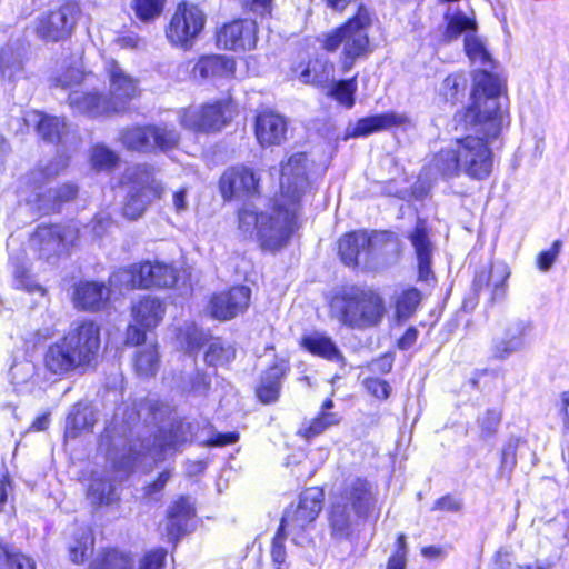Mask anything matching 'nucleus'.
Listing matches in <instances>:
<instances>
[{"label": "nucleus", "mask_w": 569, "mask_h": 569, "mask_svg": "<svg viewBox=\"0 0 569 569\" xmlns=\"http://www.w3.org/2000/svg\"><path fill=\"white\" fill-rule=\"evenodd\" d=\"M446 21L445 39L451 41L466 33V54L480 67L473 74L471 104L466 109V119L478 123L488 136L496 137L509 124L505 81L490 72L495 67L493 60L485 42L475 34L476 21L462 12L447 14Z\"/></svg>", "instance_id": "1"}, {"label": "nucleus", "mask_w": 569, "mask_h": 569, "mask_svg": "<svg viewBox=\"0 0 569 569\" xmlns=\"http://www.w3.org/2000/svg\"><path fill=\"white\" fill-rule=\"evenodd\" d=\"M307 156L292 154L281 167L280 192L273 206L258 212L243 206L238 212V228L243 236L256 234L263 249L276 251L292 236L301 210V199L309 187Z\"/></svg>", "instance_id": "2"}, {"label": "nucleus", "mask_w": 569, "mask_h": 569, "mask_svg": "<svg viewBox=\"0 0 569 569\" xmlns=\"http://www.w3.org/2000/svg\"><path fill=\"white\" fill-rule=\"evenodd\" d=\"M99 348V327L92 321H82L48 346L43 366L56 376L84 371L96 360Z\"/></svg>", "instance_id": "3"}, {"label": "nucleus", "mask_w": 569, "mask_h": 569, "mask_svg": "<svg viewBox=\"0 0 569 569\" xmlns=\"http://www.w3.org/2000/svg\"><path fill=\"white\" fill-rule=\"evenodd\" d=\"M385 315L382 297L369 288H343L330 301L331 318L350 329L366 330L377 327Z\"/></svg>", "instance_id": "4"}, {"label": "nucleus", "mask_w": 569, "mask_h": 569, "mask_svg": "<svg viewBox=\"0 0 569 569\" xmlns=\"http://www.w3.org/2000/svg\"><path fill=\"white\" fill-rule=\"evenodd\" d=\"M372 505L371 485L361 478L350 480L331 502L328 517L331 536L338 540L348 539L357 520L365 518Z\"/></svg>", "instance_id": "5"}, {"label": "nucleus", "mask_w": 569, "mask_h": 569, "mask_svg": "<svg viewBox=\"0 0 569 569\" xmlns=\"http://www.w3.org/2000/svg\"><path fill=\"white\" fill-rule=\"evenodd\" d=\"M141 413L133 408L130 411L127 408H119L112 422L106 428V433L101 437L100 446L107 451L108 459L119 470L130 471L136 465L138 458L142 456V450H136L131 443L127 431L131 430Z\"/></svg>", "instance_id": "6"}, {"label": "nucleus", "mask_w": 569, "mask_h": 569, "mask_svg": "<svg viewBox=\"0 0 569 569\" xmlns=\"http://www.w3.org/2000/svg\"><path fill=\"white\" fill-rule=\"evenodd\" d=\"M369 12L360 8L356 16L341 27L322 36L321 42L326 50L336 51L342 48L343 63L351 67L356 59L367 56L370 51L368 28Z\"/></svg>", "instance_id": "7"}, {"label": "nucleus", "mask_w": 569, "mask_h": 569, "mask_svg": "<svg viewBox=\"0 0 569 569\" xmlns=\"http://www.w3.org/2000/svg\"><path fill=\"white\" fill-rule=\"evenodd\" d=\"M323 500V490L311 487L301 492L297 505H291L284 511L279 528L291 536L295 545L307 546L312 542L310 532L322 510Z\"/></svg>", "instance_id": "8"}, {"label": "nucleus", "mask_w": 569, "mask_h": 569, "mask_svg": "<svg viewBox=\"0 0 569 569\" xmlns=\"http://www.w3.org/2000/svg\"><path fill=\"white\" fill-rule=\"evenodd\" d=\"M121 182L128 189L123 214L132 220L141 217L149 204L164 192V187L154 177V168L147 164L127 168Z\"/></svg>", "instance_id": "9"}, {"label": "nucleus", "mask_w": 569, "mask_h": 569, "mask_svg": "<svg viewBox=\"0 0 569 569\" xmlns=\"http://www.w3.org/2000/svg\"><path fill=\"white\" fill-rule=\"evenodd\" d=\"M463 118H466V113ZM465 121L477 127V130L485 134L486 139L470 134L456 140L462 173L475 180H485L491 174L493 167V154L487 140L495 139V137L485 133L478 123L467 121V119ZM499 134L500 132L496 138Z\"/></svg>", "instance_id": "10"}, {"label": "nucleus", "mask_w": 569, "mask_h": 569, "mask_svg": "<svg viewBox=\"0 0 569 569\" xmlns=\"http://www.w3.org/2000/svg\"><path fill=\"white\" fill-rule=\"evenodd\" d=\"M232 107L227 101L191 106L179 111L180 124L190 131L211 133L220 131L232 118Z\"/></svg>", "instance_id": "11"}, {"label": "nucleus", "mask_w": 569, "mask_h": 569, "mask_svg": "<svg viewBox=\"0 0 569 569\" xmlns=\"http://www.w3.org/2000/svg\"><path fill=\"white\" fill-rule=\"evenodd\" d=\"M104 73L109 83L107 99L114 113L122 112L131 100L140 96V81L127 72L114 59L104 61Z\"/></svg>", "instance_id": "12"}, {"label": "nucleus", "mask_w": 569, "mask_h": 569, "mask_svg": "<svg viewBox=\"0 0 569 569\" xmlns=\"http://www.w3.org/2000/svg\"><path fill=\"white\" fill-rule=\"evenodd\" d=\"M204 12L193 3H180L167 28V38L176 46L188 48L202 31Z\"/></svg>", "instance_id": "13"}, {"label": "nucleus", "mask_w": 569, "mask_h": 569, "mask_svg": "<svg viewBox=\"0 0 569 569\" xmlns=\"http://www.w3.org/2000/svg\"><path fill=\"white\" fill-rule=\"evenodd\" d=\"M77 237L78 231L71 226H39L29 240V247L49 260L72 246Z\"/></svg>", "instance_id": "14"}, {"label": "nucleus", "mask_w": 569, "mask_h": 569, "mask_svg": "<svg viewBox=\"0 0 569 569\" xmlns=\"http://www.w3.org/2000/svg\"><path fill=\"white\" fill-rule=\"evenodd\" d=\"M193 427L191 423L172 419L168 425L160 427L154 437L152 447H146V457L150 456L154 460H163L167 456L173 455L181 446L191 441ZM144 449V446L141 445Z\"/></svg>", "instance_id": "15"}, {"label": "nucleus", "mask_w": 569, "mask_h": 569, "mask_svg": "<svg viewBox=\"0 0 569 569\" xmlns=\"http://www.w3.org/2000/svg\"><path fill=\"white\" fill-rule=\"evenodd\" d=\"M382 242H392L389 232L356 231L343 236L339 240V254L346 266H357L361 260L367 261L369 253Z\"/></svg>", "instance_id": "16"}, {"label": "nucleus", "mask_w": 569, "mask_h": 569, "mask_svg": "<svg viewBox=\"0 0 569 569\" xmlns=\"http://www.w3.org/2000/svg\"><path fill=\"white\" fill-rule=\"evenodd\" d=\"M259 177L248 167L239 166L227 169L219 181V189L224 200L246 199L259 192Z\"/></svg>", "instance_id": "17"}, {"label": "nucleus", "mask_w": 569, "mask_h": 569, "mask_svg": "<svg viewBox=\"0 0 569 569\" xmlns=\"http://www.w3.org/2000/svg\"><path fill=\"white\" fill-rule=\"evenodd\" d=\"M257 24L252 20H236L224 24L217 33V43L224 50L243 52L256 48Z\"/></svg>", "instance_id": "18"}, {"label": "nucleus", "mask_w": 569, "mask_h": 569, "mask_svg": "<svg viewBox=\"0 0 569 569\" xmlns=\"http://www.w3.org/2000/svg\"><path fill=\"white\" fill-rule=\"evenodd\" d=\"M77 16V6L72 3L63 4L40 20L37 27V33L46 40H61L68 37L73 30Z\"/></svg>", "instance_id": "19"}, {"label": "nucleus", "mask_w": 569, "mask_h": 569, "mask_svg": "<svg viewBox=\"0 0 569 569\" xmlns=\"http://www.w3.org/2000/svg\"><path fill=\"white\" fill-rule=\"evenodd\" d=\"M251 290L247 286L232 287L214 295L210 301L211 313L219 320H230L244 312L250 303Z\"/></svg>", "instance_id": "20"}, {"label": "nucleus", "mask_w": 569, "mask_h": 569, "mask_svg": "<svg viewBox=\"0 0 569 569\" xmlns=\"http://www.w3.org/2000/svg\"><path fill=\"white\" fill-rule=\"evenodd\" d=\"M410 126L411 120L407 114L389 111L359 119L352 127L348 128L347 137H367L371 133L395 127L407 128Z\"/></svg>", "instance_id": "21"}, {"label": "nucleus", "mask_w": 569, "mask_h": 569, "mask_svg": "<svg viewBox=\"0 0 569 569\" xmlns=\"http://www.w3.org/2000/svg\"><path fill=\"white\" fill-rule=\"evenodd\" d=\"M289 369L287 360L274 359L267 370L263 371L256 389V395L262 403H273L279 399L281 382L289 372Z\"/></svg>", "instance_id": "22"}, {"label": "nucleus", "mask_w": 569, "mask_h": 569, "mask_svg": "<svg viewBox=\"0 0 569 569\" xmlns=\"http://www.w3.org/2000/svg\"><path fill=\"white\" fill-rule=\"evenodd\" d=\"M236 71V61L233 58L212 54L201 57L191 69V77L196 81L208 79L228 78Z\"/></svg>", "instance_id": "23"}, {"label": "nucleus", "mask_w": 569, "mask_h": 569, "mask_svg": "<svg viewBox=\"0 0 569 569\" xmlns=\"http://www.w3.org/2000/svg\"><path fill=\"white\" fill-rule=\"evenodd\" d=\"M409 240L415 249L418 260L419 279L428 280L431 274V263L435 246L429 237L425 221L419 220L415 229L409 233Z\"/></svg>", "instance_id": "24"}, {"label": "nucleus", "mask_w": 569, "mask_h": 569, "mask_svg": "<svg viewBox=\"0 0 569 569\" xmlns=\"http://www.w3.org/2000/svg\"><path fill=\"white\" fill-rule=\"evenodd\" d=\"M287 132L284 118L273 111L261 112L256 121V136L261 146L280 144Z\"/></svg>", "instance_id": "25"}, {"label": "nucleus", "mask_w": 569, "mask_h": 569, "mask_svg": "<svg viewBox=\"0 0 569 569\" xmlns=\"http://www.w3.org/2000/svg\"><path fill=\"white\" fill-rule=\"evenodd\" d=\"M70 108L92 117L114 113L107 97L96 91L74 90L68 97Z\"/></svg>", "instance_id": "26"}, {"label": "nucleus", "mask_w": 569, "mask_h": 569, "mask_svg": "<svg viewBox=\"0 0 569 569\" xmlns=\"http://www.w3.org/2000/svg\"><path fill=\"white\" fill-rule=\"evenodd\" d=\"M529 331V325L517 320L507 326L501 337L493 339L492 356L497 359H506L511 353L520 350L525 345V337Z\"/></svg>", "instance_id": "27"}, {"label": "nucleus", "mask_w": 569, "mask_h": 569, "mask_svg": "<svg viewBox=\"0 0 569 569\" xmlns=\"http://www.w3.org/2000/svg\"><path fill=\"white\" fill-rule=\"evenodd\" d=\"M510 277V270L503 262L492 263L488 270H483L475 278V287L481 290L485 287L491 288V300L500 301L507 292V280Z\"/></svg>", "instance_id": "28"}, {"label": "nucleus", "mask_w": 569, "mask_h": 569, "mask_svg": "<svg viewBox=\"0 0 569 569\" xmlns=\"http://www.w3.org/2000/svg\"><path fill=\"white\" fill-rule=\"evenodd\" d=\"M194 507L188 498L181 497L170 507L166 531L170 541H177L178 538L189 530V522L194 517Z\"/></svg>", "instance_id": "29"}, {"label": "nucleus", "mask_w": 569, "mask_h": 569, "mask_svg": "<svg viewBox=\"0 0 569 569\" xmlns=\"http://www.w3.org/2000/svg\"><path fill=\"white\" fill-rule=\"evenodd\" d=\"M178 281L177 270L163 262H144L140 264V283L142 288H171Z\"/></svg>", "instance_id": "30"}, {"label": "nucleus", "mask_w": 569, "mask_h": 569, "mask_svg": "<svg viewBox=\"0 0 569 569\" xmlns=\"http://www.w3.org/2000/svg\"><path fill=\"white\" fill-rule=\"evenodd\" d=\"M110 290L102 283L94 281L80 282L73 292V302L83 310H99L104 307Z\"/></svg>", "instance_id": "31"}, {"label": "nucleus", "mask_w": 569, "mask_h": 569, "mask_svg": "<svg viewBox=\"0 0 569 569\" xmlns=\"http://www.w3.org/2000/svg\"><path fill=\"white\" fill-rule=\"evenodd\" d=\"M164 311V303L151 296L143 297L131 308L134 322L146 329L157 327L161 322Z\"/></svg>", "instance_id": "32"}, {"label": "nucleus", "mask_w": 569, "mask_h": 569, "mask_svg": "<svg viewBox=\"0 0 569 569\" xmlns=\"http://www.w3.org/2000/svg\"><path fill=\"white\" fill-rule=\"evenodd\" d=\"M37 131L47 142L66 144L69 141L70 129L63 118L38 114Z\"/></svg>", "instance_id": "33"}, {"label": "nucleus", "mask_w": 569, "mask_h": 569, "mask_svg": "<svg viewBox=\"0 0 569 569\" xmlns=\"http://www.w3.org/2000/svg\"><path fill=\"white\" fill-rule=\"evenodd\" d=\"M429 170L443 178H453L462 173L457 144L437 152L429 162Z\"/></svg>", "instance_id": "34"}, {"label": "nucleus", "mask_w": 569, "mask_h": 569, "mask_svg": "<svg viewBox=\"0 0 569 569\" xmlns=\"http://www.w3.org/2000/svg\"><path fill=\"white\" fill-rule=\"evenodd\" d=\"M160 367V356L157 343L141 345L133 357V368L136 373L141 378L153 377Z\"/></svg>", "instance_id": "35"}, {"label": "nucleus", "mask_w": 569, "mask_h": 569, "mask_svg": "<svg viewBox=\"0 0 569 569\" xmlns=\"http://www.w3.org/2000/svg\"><path fill=\"white\" fill-rule=\"evenodd\" d=\"M301 343L312 355L322 357L330 361L342 360V356L335 342L323 333L313 332L305 336Z\"/></svg>", "instance_id": "36"}, {"label": "nucleus", "mask_w": 569, "mask_h": 569, "mask_svg": "<svg viewBox=\"0 0 569 569\" xmlns=\"http://www.w3.org/2000/svg\"><path fill=\"white\" fill-rule=\"evenodd\" d=\"M92 74L82 70L81 57L77 56L69 64H63L52 79L56 86L69 88L74 84L90 83Z\"/></svg>", "instance_id": "37"}, {"label": "nucleus", "mask_w": 569, "mask_h": 569, "mask_svg": "<svg viewBox=\"0 0 569 569\" xmlns=\"http://www.w3.org/2000/svg\"><path fill=\"white\" fill-rule=\"evenodd\" d=\"M94 422L93 410L87 405L78 403L67 417L66 436L76 438L81 431L90 429Z\"/></svg>", "instance_id": "38"}, {"label": "nucleus", "mask_w": 569, "mask_h": 569, "mask_svg": "<svg viewBox=\"0 0 569 569\" xmlns=\"http://www.w3.org/2000/svg\"><path fill=\"white\" fill-rule=\"evenodd\" d=\"M151 126V150L168 151L178 146L180 134L172 124L159 123Z\"/></svg>", "instance_id": "39"}, {"label": "nucleus", "mask_w": 569, "mask_h": 569, "mask_svg": "<svg viewBox=\"0 0 569 569\" xmlns=\"http://www.w3.org/2000/svg\"><path fill=\"white\" fill-rule=\"evenodd\" d=\"M303 83L326 84L333 80V66L327 60L316 59L300 73Z\"/></svg>", "instance_id": "40"}, {"label": "nucleus", "mask_w": 569, "mask_h": 569, "mask_svg": "<svg viewBox=\"0 0 569 569\" xmlns=\"http://www.w3.org/2000/svg\"><path fill=\"white\" fill-rule=\"evenodd\" d=\"M123 146L130 150L151 152V126L132 127L121 132Z\"/></svg>", "instance_id": "41"}, {"label": "nucleus", "mask_w": 569, "mask_h": 569, "mask_svg": "<svg viewBox=\"0 0 569 569\" xmlns=\"http://www.w3.org/2000/svg\"><path fill=\"white\" fill-rule=\"evenodd\" d=\"M120 157L104 144L97 143L91 147L89 162L93 170L110 172L119 164Z\"/></svg>", "instance_id": "42"}, {"label": "nucleus", "mask_w": 569, "mask_h": 569, "mask_svg": "<svg viewBox=\"0 0 569 569\" xmlns=\"http://www.w3.org/2000/svg\"><path fill=\"white\" fill-rule=\"evenodd\" d=\"M89 569H132V559L124 552L110 549L97 556Z\"/></svg>", "instance_id": "43"}, {"label": "nucleus", "mask_w": 569, "mask_h": 569, "mask_svg": "<svg viewBox=\"0 0 569 569\" xmlns=\"http://www.w3.org/2000/svg\"><path fill=\"white\" fill-rule=\"evenodd\" d=\"M236 358V349L232 345L221 340H213L204 355V360L213 367H222L230 363Z\"/></svg>", "instance_id": "44"}, {"label": "nucleus", "mask_w": 569, "mask_h": 569, "mask_svg": "<svg viewBox=\"0 0 569 569\" xmlns=\"http://www.w3.org/2000/svg\"><path fill=\"white\" fill-rule=\"evenodd\" d=\"M87 496L94 506L109 505L114 500V489L109 481L93 477Z\"/></svg>", "instance_id": "45"}, {"label": "nucleus", "mask_w": 569, "mask_h": 569, "mask_svg": "<svg viewBox=\"0 0 569 569\" xmlns=\"http://www.w3.org/2000/svg\"><path fill=\"white\" fill-rule=\"evenodd\" d=\"M421 293L416 288L403 290L396 299V316L399 320L408 319L417 309Z\"/></svg>", "instance_id": "46"}, {"label": "nucleus", "mask_w": 569, "mask_h": 569, "mask_svg": "<svg viewBox=\"0 0 569 569\" xmlns=\"http://www.w3.org/2000/svg\"><path fill=\"white\" fill-rule=\"evenodd\" d=\"M22 69L21 54L11 47L0 50V74L3 78L13 80Z\"/></svg>", "instance_id": "47"}, {"label": "nucleus", "mask_w": 569, "mask_h": 569, "mask_svg": "<svg viewBox=\"0 0 569 569\" xmlns=\"http://www.w3.org/2000/svg\"><path fill=\"white\" fill-rule=\"evenodd\" d=\"M0 569H36V563L30 557L0 543Z\"/></svg>", "instance_id": "48"}, {"label": "nucleus", "mask_w": 569, "mask_h": 569, "mask_svg": "<svg viewBox=\"0 0 569 569\" xmlns=\"http://www.w3.org/2000/svg\"><path fill=\"white\" fill-rule=\"evenodd\" d=\"M112 287L124 289L142 288L140 283V266H132L128 269H120L110 277Z\"/></svg>", "instance_id": "49"}, {"label": "nucleus", "mask_w": 569, "mask_h": 569, "mask_svg": "<svg viewBox=\"0 0 569 569\" xmlns=\"http://www.w3.org/2000/svg\"><path fill=\"white\" fill-rule=\"evenodd\" d=\"M287 535L286 530L278 528V531L272 539L270 555L272 563L277 569H290V562L287 559L284 546Z\"/></svg>", "instance_id": "50"}, {"label": "nucleus", "mask_w": 569, "mask_h": 569, "mask_svg": "<svg viewBox=\"0 0 569 569\" xmlns=\"http://www.w3.org/2000/svg\"><path fill=\"white\" fill-rule=\"evenodd\" d=\"M356 80H342L333 84L330 94L342 106L351 108L355 104Z\"/></svg>", "instance_id": "51"}, {"label": "nucleus", "mask_w": 569, "mask_h": 569, "mask_svg": "<svg viewBox=\"0 0 569 569\" xmlns=\"http://www.w3.org/2000/svg\"><path fill=\"white\" fill-rule=\"evenodd\" d=\"M36 373V366L26 359L16 361L9 370L10 379L17 387L28 383Z\"/></svg>", "instance_id": "52"}, {"label": "nucleus", "mask_w": 569, "mask_h": 569, "mask_svg": "<svg viewBox=\"0 0 569 569\" xmlns=\"http://www.w3.org/2000/svg\"><path fill=\"white\" fill-rule=\"evenodd\" d=\"M133 2L137 17L142 21H151L161 14L166 0H134Z\"/></svg>", "instance_id": "53"}, {"label": "nucleus", "mask_w": 569, "mask_h": 569, "mask_svg": "<svg viewBox=\"0 0 569 569\" xmlns=\"http://www.w3.org/2000/svg\"><path fill=\"white\" fill-rule=\"evenodd\" d=\"M93 539L91 535L83 531L76 546L70 547V558L74 563H81L92 549Z\"/></svg>", "instance_id": "54"}, {"label": "nucleus", "mask_w": 569, "mask_h": 569, "mask_svg": "<svg viewBox=\"0 0 569 569\" xmlns=\"http://www.w3.org/2000/svg\"><path fill=\"white\" fill-rule=\"evenodd\" d=\"M167 551L163 548H157L147 552L139 562V569H163Z\"/></svg>", "instance_id": "55"}, {"label": "nucleus", "mask_w": 569, "mask_h": 569, "mask_svg": "<svg viewBox=\"0 0 569 569\" xmlns=\"http://www.w3.org/2000/svg\"><path fill=\"white\" fill-rule=\"evenodd\" d=\"M366 390L379 400H386L391 393V386L379 378H366L363 380Z\"/></svg>", "instance_id": "56"}, {"label": "nucleus", "mask_w": 569, "mask_h": 569, "mask_svg": "<svg viewBox=\"0 0 569 569\" xmlns=\"http://www.w3.org/2000/svg\"><path fill=\"white\" fill-rule=\"evenodd\" d=\"M466 79L460 74L448 76L442 83V93L447 100H455L458 93L465 89Z\"/></svg>", "instance_id": "57"}, {"label": "nucleus", "mask_w": 569, "mask_h": 569, "mask_svg": "<svg viewBox=\"0 0 569 569\" xmlns=\"http://www.w3.org/2000/svg\"><path fill=\"white\" fill-rule=\"evenodd\" d=\"M501 421V412L499 410H487L482 417L479 418L482 435L492 436Z\"/></svg>", "instance_id": "58"}, {"label": "nucleus", "mask_w": 569, "mask_h": 569, "mask_svg": "<svg viewBox=\"0 0 569 569\" xmlns=\"http://www.w3.org/2000/svg\"><path fill=\"white\" fill-rule=\"evenodd\" d=\"M561 247L562 242L560 240H556L550 249L540 252L537 259V264L541 271H548L552 267L560 253Z\"/></svg>", "instance_id": "59"}, {"label": "nucleus", "mask_w": 569, "mask_h": 569, "mask_svg": "<svg viewBox=\"0 0 569 569\" xmlns=\"http://www.w3.org/2000/svg\"><path fill=\"white\" fill-rule=\"evenodd\" d=\"M556 408L561 417L563 430L569 432V390L559 396Z\"/></svg>", "instance_id": "60"}, {"label": "nucleus", "mask_w": 569, "mask_h": 569, "mask_svg": "<svg viewBox=\"0 0 569 569\" xmlns=\"http://www.w3.org/2000/svg\"><path fill=\"white\" fill-rule=\"evenodd\" d=\"M68 164L69 158L64 154H60L50 164H48L43 172H40V174H43V177L47 179L56 177L61 171H63Z\"/></svg>", "instance_id": "61"}, {"label": "nucleus", "mask_w": 569, "mask_h": 569, "mask_svg": "<svg viewBox=\"0 0 569 569\" xmlns=\"http://www.w3.org/2000/svg\"><path fill=\"white\" fill-rule=\"evenodd\" d=\"M327 428L319 417H316L310 421V423L299 430V435L306 439H311L313 437L322 433Z\"/></svg>", "instance_id": "62"}, {"label": "nucleus", "mask_w": 569, "mask_h": 569, "mask_svg": "<svg viewBox=\"0 0 569 569\" xmlns=\"http://www.w3.org/2000/svg\"><path fill=\"white\" fill-rule=\"evenodd\" d=\"M461 508V503L459 500L455 499L451 496L442 497L436 500L433 505V510H445V511H458Z\"/></svg>", "instance_id": "63"}, {"label": "nucleus", "mask_w": 569, "mask_h": 569, "mask_svg": "<svg viewBox=\"0 0 569 569\" xmlns=\"http://www.w3.org/2000/svg\"><path fill=\"white\" fill-rule=\"evenodd\" d=\"M238 438L239 435L237 432L217 433L208 441V445L221 447L237 442Z\"/></svg>", "instance_id": "64"}]
</instances>
